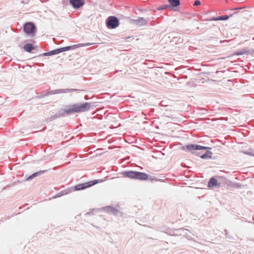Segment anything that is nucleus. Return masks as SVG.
Segmentation results:
<instances>
[{
	"label": "nucleus",
	"instance_id": "nucleus-17",
	"mask_svg": "<svg viewBox=\"0 0 254 254\" xmlns=\"http://www.w3.org/2000/svg\"><path fill=\"white\" fill-rule=\"evenodd\" d=\"M233 14H231L230 15H225L222 16H219L217 19H219V20H226L229 18L230 16H232Z\"/></svg>",
	"mask_w": 254,
	"mask_h": 254
},
{
	"label": "nucleus",
	"instance_id": "nucleus-6",
	"mask_svg": "<svg viewBox=\"0 0 254 254\" xmlns=\"http://www.w3.org/2000/svg\"><path fill=\"white\" fill-rule=\"evenodd\" d=\"M119 25V20L118 18L113 16H109L107 20V26L108 28L114 29Z\"/></svg>",
	"mask_w": 254,
	"mask_h": 254
},
{
	"label": "nucleus",
	"instance_id": "nucleus-4",
	"mask_svg": "<svg viewBox=\"0 0 254 254\" xmlns=\"http://www.w3.org/2000/svg\"><path fill=\"white\" fill-rule=\"evenodd\" d=\"M23 30L26 34L33 36L36 32V27L33 23L27 22L24 25Z\"/></svg>",
	"mask_w": 254,
	"mask_h": 254
},
{
	"label": "nucleus",
	"instance_id": "nucleus-22",
	"mask_svg": "<svg viewBox=\"0 0 254 254\" xmlns=\"http://www.w3.org/2000/svg\"><path fill=\"white\" fill-rule=\"evenodd\" d=\"M246 7L244 6V7H235V8H232L231 9L232 10H240V9H243L244 8H245Z\"/></svg>",
	"mask_w": 254,
	"mask_h": 254
},
{
	"label": "nucleus",
	"instance_id": "nucleus-16",
	"mask_svg": "<svg viewBox=\"0 0 254 254\" xmlns=\"http://www.w3.org/2000/svg\"><path fill=\"white\" fill-rule=\"evenodd\" d=\"M169 3L173 6H177L180 5V0H169Z\"/></svg>",
	"mask_w": 254,
	"mask_h": 254
},
{
	"label": "nucleus",
	"instance_id": "nucleus-21",
	"mask_svg": "<svg viewBox=\"0 0 254 254\" xmlns=\"http://www.w3.org/2000/svg\"><path fill=\"white\" fill-rule=\"evenodd\" d=\"M139 22H140L142 24H145L146 22H145V20L143 19V18H141L140 19H139L138 21H137V22L139 23Z\"/></svg>",
	"mask_w": 254,
	"mask_h": 254
},
{
	"label": "nucleus",
	"instance_id": "nucleus-5",
	"mask_svg": "<svg viewBox=\"0 0 254 254\" xmlns=\"http://www.w3.org/2000/svg\"><path fill=\"white\" fill-rule=\"evenodd\" d=\"M195 153H192L191 155V158H193V156H198L203 159H208L212 158V152L207 150L204 153L202 154V150L195 151Z\"/></svg>",
	"mask_w": 254,
	"mask_h": 254
},
{
	"label": "nucleus",
	"instance_id": "nucleus-2",
	"mask_svg": "<svg viewBox=\"0 0 254 254\" xmlns=\"http://www.w3.org/2000/svg\"><path fill=\"white\" fill-rule=\"evenodd\" d=\"M90 108V104L85 103L80 104H74L71 106L69 111L72 112H83L88 110Z\"/></svg>",
	"mask_w": 254,
	"mask_h": 254
},
{
	"label": "nucleus",
	"instance_id": "nucleus-12",
	"mask_svg": "<svg viewBox=\"0 0 254 254\" xmlns=\"http://www.w3.org/2000/svg\"><path fill=\"white\" fill-rule=\"evenodd\" d=\"M82 46V44L74 45L71 46H67L59 49L60 53H62L64 51L69 50L70 49H73L74 48H79Z\"/></svg>",
	"mask_w": 254,
	"mask_h": 254
},
{
	"label": "nucleus",
	"instance_id": "nucleus-26",
	"mask_svg": "<svg viewBox=\"0 0 254 254\" xmlns=\"http://www.w3.org/2000/svg\"><path fill=\"white\" fill-rule=\"evenodd\" d=\"M191 136H193V135H192V132L191 133Z\"/></svg>",
	"mask_w": 254,
	"mask_h": 254
},
{
	"label": "nucleus",
	"instance_id": "nucleus-15",
	"mask_svg": "<svg viewBox=\"0 0 254 254\" xmlns=\"http://www.w3.org/2000/svg\"><path fill=\"white\" fill-rule=\"evenodd\" d=\"M59 53H60V52H59V49H58L53 50V51L48 52V53H45L43 55L44 56H51V55H53L58 54Z\"/></svg>",
	"mask_w": 254,
	"mask_h": 254
},
{
	"label": "nucleus",
	"instance_id": "nucleus-25",
	"mask_svg": "<svg viewBox=\"0 0 254 254\" xmlns=\"http://www.w3.org/2000/svg\"><path fill=\"white\" fill-rule=\"evenodd\" d=\"M225 235H227L228 233V231L227 230H225Z\"/></svg>",
	"mask_w": 254,
	"mask_h": 254
},
{
	"label": "nucleus",
	"instance_id": "nucleus-8",
	"mask_svg": "<svg viewBox=\"0 0 254 254\" xmlns=\"http://www.w3.org/2000/svg\"><path fill=\"white\" fill-rule=\"evenodd\" d=\"M254 53V50H250L248 48H244L241 51H237L233 54V56H240L244 54H252Z\"/></svg>",
	"mask_w": 254,
	"mask_h": 254
},
{
	"label": "nucleus",
	"instance_id": "nucleus-3",
	"mask_svg": "<svg viewBox=\"0 0 254 254\" xmlns=\"http://www.w3.org/2000/svg\"><path fill=\"white\" fill-rule=\"evenodd\" d=\"M191 73L193 74V77L191 78V86L195 87L198 83H203L204 82V79L202 77L201 73L192 72V67Z\"/></svg>",
	"mask_w": 254,
	"mask_h": 254
},
{
	"label": "nucleus",
	"instance_id": "nucleus-13",
	"mask_svg": "<svg viewBox=\"0 0 254 254\" xmlns=\"http://www.w3.org/2000/svg\"><path fill=\"white\" fill-rule=\"evenodd\" d=\"M23 49L27 52H31V51L34 49V47L31 44H26L24 46Z\"/></svg>",
	"mask_w": 254,
	"mask_h": 254
},
{
	"label": "nucleus",
	"instance_id": "nucleus-19",
	"mask_svg": "<svg viewBox=\"0 0 254 254\" xmlns=\"http://www.w3.org/2000/svg\"><path fill=\"white\" fill-rule=\"evenodd\" d=\"M182 149L184 151H188V152L190 151V145H188L186 147L183 146L182 147Z\"/></svg>",
	"mask_w": 254,
	"mask_h": 254
},
{
	"label": "nucleus",
	"instance_id": "nucleus-20",
	"mask_svg": "<svg viewBox=\"0 0 254 254\" xmlns=\"http://www.w3.org/2000/svg\"><path fill=\"white\" fill-rule=\"evenodd\" d=\"M201 2L199 0H196L194 1L193 3V6H198L200 5Z\"/></svg>",
	"mask_w": 254,
	"mask_h": 254
},
{
	"label": "nucleus",
	"instance_id": "nucleus-18",
	"mask_svg": "<svg viewBox=\"0 0 254 254\" xmlns=\"http://www.w3.org/2000/svg\"><path fill=\"white\" fill-rule=\"evenodd\" d=\"M44 172V171H39V172H36L34 174H33L32 175H31L30 177H29L27 180H30V179H33V178H34L35 177L37 176L38 174H41L42 173H43Z\"/></svg>",
	"mask_w": 254,
	"mask_h": 254
},
{
	"label": "nucleus",
	"instance_id": "nucleus-11",
	"mask_svg": "<svg viewBox=\"0 0 254 254\" xmlns=\"http://www.w3.org/2000/svg\"><path fill=\"white\" fill-rule=\"evenodd\" d=\"M220 184L218 183L217 180L214 177H212L209 180L207 187L209 188H213L214 187H219Z\"/></svg>",
	"mask_w": 254,
	"mask_h": 254
},
{
	"label": "nucleus",
	"instance_id": "nucleus-23",
	"mask_svg": "<svg viewBox=\"0 0 254 254\" xmlns=\"http://www.w3.org/2000/svg\"><path fill=\"white\" fill-rule=\"evenodd\" d=\"M218 18V16L217 17H212L211 18H210V19H209L208 20L209 21H218L219 20V19H217Z\"/></svg>",
	"mask_w": 254,
	"mask_h": 254
},
{
	"label": "nucleus",
	"instance_id": "nucleus-7",
	"mask_svg": "<svg viewBox=\"0 0 254 254\" xmlns=\"http://www.w3.org/2000/svg\"><path fill=\"white\" fill-rule=\"evenodd\" d=\"M101 182H102L101 180V181L100 180H94V181H91L89 182L79 184L74 187V189H75V190H83L84 189L90 187L97 183H98Z\"/></svg>",
	"mask_w": 254,
	"mask_h": 254
},
{
	"label": "nucleus",
	"instance_id": "nucleus-1",
	"mask_svg": "<svg viewBox=\"0 0 254 254\" xmlns=\"http://www.w3.org/2000/svg\"><path fill=\"white\" fill-rule=\"evenodd\" d=\"M124 176L130 179H137L139 180H147L148 179V175L145 173L136 171H126L123 173Z\"/></svg>",
	"mask_w": 254,
	"mask_h": 254
},
{
	"label": "nucleus",
	"instance_id": "nucleus-14",
	"mask_svg": "<svg viewBox=\"0 0 254 254\" xmlns=\"http://www.w3.org/2000/svg\"><path fill=\"white\" fill-rule=\"evenodd\" d=\"M242 153L254 157V149H249L247 151L243 150L242 151Z\"/></svg>",
	"mask_w": 254,
	"mask_h": 254
},
{
	"label": "nucleus",
	"instance_id": "nucleus-24",
	"mask_svg": "<svg viewBox=\"0 0 254 254\" xmlns=\"http://www.w3.org/2000/svg\"><path fill=\"white\" fill-rule=\"evenodd\" d=\"M191 128L195 127V126H192V124H196L195 123L191 121Z\"/></svg>",
	"mask_w": 254,
	"mask_h": 254
},
{
	"label": "nucleus",
	"instance_id": "nucleus-10",
	"mask_svg": "<svg viewBox=\"0 0 254 254\" xmlns=\"http://www.w3.org/2000/svg\"><path fill=\"white\" fill-rule=\"evenodd\" d=\"M70 4L75 8H78L84 3V0H69Z\"/></svg>",
	"mask_w": 254,
	"mask_h": 254
},
{
	"label": "nucleus",
	"instance_id": "nucleus-9",
	"mask_svg": "<svg viewBox=\"0 0 254 254\" xmlns=\"http://www.w3.org/2000/svg\"><path fill=\"white\" fill-rule=\"evenodd\" d=\"M208 149H210L211 148L191 143V155H192V153H195V151L206 150Z\"/></svg>",
	"mask_w": 254,
	"mask_h": 254
}]
</instances>
